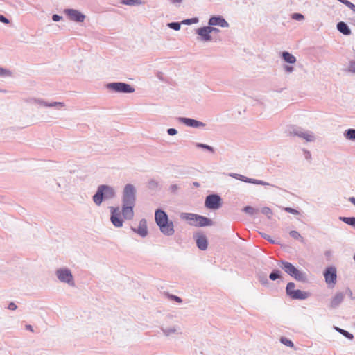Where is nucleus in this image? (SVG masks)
Masks as SVG:
<instances>
[{"mask_svg":"<svg viewBox=\"0 0 355 355\" xmlns=\"http://www.w3.org/2000/svg\"><path fill=\"white\" fill-rule=\"evenodd\" d=\"M136 203V189L132 184H127L122 192L123 217L126 220H131L134 217V207Z\"/></svg>","mask_w":355,"mask_h":355,"instance_id":"f257e3e1","label":"nucleus"},{"mask_svg":"<svg viewBox=\"0 0 355 355\" xmlns=\"http://www.w3.org/2000/svg\"><path fill=\"white\" fill-rule=\"evenodd\" d=\"M155 220L160 232L165 236H172L175 233L174 224L170 220L166 211L157 209L155 211Z\"/></svg>","mask_w":355,"mask_h":355,"instance_id":"f03ea898","label":"nucleus"},{"mask_svg":"<svg viewBox=\"0 0 355 355\" xmlns=\"http://www.w3.org/2000/svg\"><path fill=\"white\" fill-rule=\"evenodd\" d=\"M116 196L114 187L107 184H101L98 187L92 200L96 205L100 206L103 201L114 199Z\"/></svg>","mask_w":355,"mask_h":355,"instance_id":"7ed1b4c3","label":"nucleus"},{"mask_svg":"<svg viewBox=\"0 0 355 355\" xmlns=\"http://www.w3.org/2000/svg\"><path fill=\"white\" fill-rule=\"evenodd\" d=\"M288 135L297 136L305 139L306 141H313L315 136L311 131H304L303 128L297 126H290L287 130Z\"/></svg>","mask_w":355,"mask_h":355,"instance_id":"20e7f679","label":"nucleus"},{"mask_svg":"<svg viewBox=\"0 0 355 355\" xmlns=\"http://www.w3.org/2000/svg\"><path fill=\"white\" fill-rule=\"evenodd\" d=\"M107 89L116 93L130 94L135 92V88L130 85L122 82L110 83L106 85Z\"/></svg>","mask_w":355,"mask_h":355,"instance_id":"39448f33","label":"nucleus"},{"mask_svg":"<svg viewBox=\"0 0 355 355\" xmlns=\"http://www.w3.org/2000/svg\"><path fill=\"white\" fill-rule=\"evenodd\" d=\"M205 205L209 209H218L221 207V198L218 194H209L205 198Z\"/></svg>","mask_w":355,"mask_h":355,"instance_id":"423d86ee","label":"nucleus"},{"mask_svg":"<svg viewBox=\"0 0 355 355\" xmlns=\"http://www.w3.org/2000/svg\"><path fill=\"white\" fill-rule=\"evenodd\" d=\"M63 12L68 17L70 21H75L77 23L83 22L86 18V16L78 10L73 8L64 9Z\"/></svg>","mask_w":355,"mask_h":355,"instance_id":"0eeeda50","label":"nucleus"},{"mask_svg":"<svg viewBox=\"0 0 355 355\" xmlns=\"http://www.w3.org/2000/svg\"><path fill=\"white\" fill-rule=\"evenodd\" d=\"M111 213L110 220L112 225L116 227H121L123 226V220L121 217L122 212L120 211L119 207H110Z\"/></svg>","mask_w":355,"mask_h":355,"instance_id":"6e6552de","label":"nucleus"},{"mask_svg":"<svg viewBox=\"0 0 355 355\" xmlns=\"http://www.w3.org/2000/svg\"><path fill=\"white\" fill-rule=\"evenodd\" d=\"M324 276L328 287L333 288L336 284L337 279L336 268H327L324 272Z\"/></svg>","mask_w":355,"mask_h":355,"instance_id":"1a4fd4ad","label":"nucleus"},{"mask_svg":"<svg viewBox=\"0 0 355 355\" xmlns=\"http://www.w3.org/2000/svg\"><path fill=\"white\" fill-rule=\"evenodd\" d=\"M230 176L234 178L236 180H241L244 182L251 183L254 184L263 185V186H272L275 187V185H272L267 182H264L263 180H259L254 178H248L241 174L238 173H230Z\"/></svg>","mask_w":355,"mask_h":355,"instance_id":"9d476101","label":"nucleus"},{"mask_svg":"<svg viewBox=\"0 0 355 355\" xmlns=\"http://www.w3.org/2000/svg\"><path fill=\"white\" fill-rule=\"evenodd\" d=\"M27 102L31 104L38 105L40 106H44V107H57L59 109L62 108L65 106V104L63 102L48 103L42 98H32L28 99L27 101Z\"/></svg>","mask_w":355,"mask_h":355,"instance_id":"9b49d317","label":"nucleus"},{"mask_svg":"<svg viewBox=\"0 0 355 355\" xmlns=\"http://www.w3.org/2000/svg\"><path fill=\"white\" fill-rule=\"evenodd\" d=\"M347 293H349L350 295H352V291L349 288H347L345 292H336L330 300L329 306L331 308H336L344 300Z\"/></svg>","mask_w":355,"mask_h":355,"instance_id":"f8f14e48","label":"nucleus"},{"mask_svg":"<svg viewBox=\"0 0 355 355\" xmlns=\"http://www.w3.org/2000/svg\"><path fill=\"white\" fill-rule=\"evenodd\" d=\"M178 121L189 127L203 128L205 126L204 123L191 118L178 117Z\"/></svg>","mask_w":355,"mask_h":355,"instance_id":"ddd939ff","label":"nucleus"},{"mask_svg":"<svg viewBox=\"0 0 355 355\" xmlns=\"http://www.w3.org/2000/svg\"><path fill=\"white\" fill-rule=\"evenodd\" d=\"M209 26H203L198 28L196 30V34H198L200 38V40L202 42H210L212 40V37L210 35Z\"/></svg>","mask_w":355,"mask_h":355,"instance_id":"4468645a","label":"nucleus"},{"mask_svg":"<svg viewBox=\"0 0 355 355\" xmlns=\"http://www.w3.org/2000/svg\"><path fill=\"white\" fill-rule=\"evenodd\" d=\"M58 279L71 285H73V277L71 272L67 269L59 270L57 272Z\"/></svg>","mask_w":355,"mask_h":355,"instance_id":"2eb2a0df","label":"nucleus"},{"mask_svg":"<svg viewBox=\"0 0 355 355\" xmlns=\"http://www.w3.org/2000/svg\"><path fill=\"white\" fill-rule=\"evenodd\" d=\"M209 26H218L222 28L229 27V24L222 16H213L208 21Z\"/></svg>","mask_w":355,"mask_h":355,"instance_id":"dca6fc26","label":"nucleus"},{"mask_svg":"<svg viewBox=\"0 0 355 355\" xmlns=\"http://www.w3.org/2000/svg\"><path fill=\"white\" fill-rule=\"evenodd\" d=\"M196 245L201 250H205L207 248L208 242L205 235L202 233H197L194 235Z\"/></svg>","mask_w":355,"mask_h":355,"instance_id":"f3484780","label":"nucleus"},{"mask_svg":"<svg viewBox=\"0 0 355 355\" xmlns=\"http://www.w3.org/2000/svg\"><path fill=\"white\" fill-rule=\"evenodd\" d=\"M213 221L205 216H202L200 215H197L196 223L191 222V225L196 226V227H205L212 225Z\"/></svg>","mask_w":355,"mask_h":355,"instance_id":"a211bd4d","label":"nucleus"},{"mask_svg":"<svg viewBox=\"0 0 355 355\" xmlns=\"http://www.w3.org/2000/svg\"><path fill=\"white\" fill-rule=\"evenodd\" d=\"M286 272L295 277L297 280L304 281L306 275L300 272L297 268H285Z\"/></svg>","mask_w":355,"mask_h":355,"instance_id":"6ab92c4d","label":"nucleus"},{"mask_svg":"<svg viewBox=\"0 0 355 355\" xmlns=\"http://www.w3.org/2000/svg\"><path fill=\"white\" fill-rule=\"evenodd\" d=\"M134 232H137L141 236L145 237L148 234L147 221L143 218L139 221L138 228H132Z\"/></svg>","mask_w":355,"mask_h":355,"instance_id":"aec40b11","label":"nucleus"},{"mask_svg":"<svg viewBox=\"0 0 355 355\" xmlns=\"http://www.w3.org/2000/svg\"><path fill=\"white\" fill-rule=\"evenodd\" d=\"M336 26L338 31L345 35H349L352 33L349 27L345 22L340 21L337 24Z\"/></svg>","mask_w":355,"mask_h":355,"instance_id":"412c9836","label":"nucleus"},{"mask_svg":"<svg viewBox=\"0 0 355 355\" xmlns=\"http://www.w3.org/2000/svg\"><path fill=\"white\" fill-rule=\"evenodd\" d=\"M197 215L198 214H191V213H182L180 214V218L182 220H185L189 221V223L191 225V222L196 223Z\"/></svg>","mask_w":355,"mask_h":355,"instance_id":"4be33fe9","label":"nucleus"},{"mask_svg":"<svg viewBox=\"0 0 355 355\" xmlns=\"http://www.w3.org/2000/svg\"><path fill=\"white\" fill-rule=\"evenodd\" d=\"M282 58L287 63L294 64L296 62L295 57L288 51L282 53Z\"/></svg>","mask_w":355,"mask_h":355,"instance_id":"5701e85b","label":"nucleus"},{"mask_svg":"<svg viewBox=\"0 0 355 355\" xmlns=\"http://www.w3.org/2000/svg\"><path fill=\"white\" fill-rule=\"evenodd\" d=\"M292 296L291 297L293 299H300L304 300L309 297V293L304 291H302L301 290H295L293 293H292Z\"/></svg>","mask_w":355,"mask_h":355,"instance_id":"b1692460","label":"nucleus"},{"mask_svg":"<svg viewBox=\"0 0 355 355\" xmlns=\"http://www.w3.org/2000/svg\"><path fill=\"white\" fill-rule=\"evenodd\" d=\"M339 220L353 227H355V217L340 216Z\"/></svg>","mask_w":355,"mask_h":355,"instance_id":"393cba45","label":"nucleus"},{"mask_svg":"<svg viewBox=\"0 0 355 355\" xmlns=\"http://www.w3.org/2000/svg\"><path fill=\"white\" fill-rule=\"evenodd\" d=\"M345 137L348 140L355 141V129L349 128L345 131Z\"/></svg>","mask_w":355,"mask_h":355,"instance_id":"a878e982","label":"nucleus"},{"mask_svg":"<svg viewBox=\"0 0 355 355\" xmlns=\"http://www.w3.org/2000/svg\"><path fill=\"white\" fill-rule=\"evenodd\" d=\"M195 146H196V147H197L198 148H202V149L206 150L211 153H215L214 148L209 145L196 142V143H195Z\"/></svg>","mask_w":355,"mask_h":355,"instance_id":"bb28decb","label":"nucleus"},{"mask_svg":"<svg viewBox=\"0 0 355 355\" xmlns=\"http://www.w3.org/2000/svg\"><path fill=\"white\" fill-rule=\"evenodd\" d=\"M121 3L128 6H137L142 4L141 0H121Z\"/></svg>","mask_w":355,"mask_h":355,"instance_id":"cd10ccee","label":"nucleus"},{"mask_svg":"<svg viewBox=\"0 0 355 355\" xmlns=\"http://www.w3.org/2000/svg\"><path fill=\"white\" fill-rule=\"evenodd\" d=\"M242 210H243V211H244L245 213H246L250 216H253L258 212V209H257L251 206H246Z\"/></svg>","mask_w":355,"mask_h":355,"instance_id":"c85d7f7f","label":"nucleus"},{"mask_svg":"<svg viewBox=\"0 0 355 355\" xmlns=\"http://www.w3.org/2000/svg\"><path fill=\"white\" fill-rule=\"evenodd\" d=\"M158 187L159 182L154 179L150 180L148 182V187L151 190H156L158 188Z\"/></svg>","mask_w":355,"mask_h":355,"instance_id":"c756f323","label":"nucleus"},{"mask_svg":"<svg viewBox=\"0 0 355 355\" xmlns=\"http://www.w3.org/2000/svg\"><path fill=\"white\" fill-rule=\"evenodd\" d=\"M261 212L266 215L269 219L271 218L272 216L273 215L271 209L268 207H263L261 210Z\"/></svg>","mask_w":355,"mask_h":355,"instance_id":"7c9ffc66","label":"nucleus"},{"mask_svg":"<svg viewBox=\"0 0 355 355\" xmlns=\"http://www.w3.org/2000/svg\"><path fill=\"white\" fill-rule=\"evenodd\" d=\"M289 234L294 239H296V240L300 239L301 241V242H304L303 238L302 237V236L300 235V234L298 232H297L295 230H292L289 232Z\"/></svg>","mask_w":355,"mask_h":355,"instance_id":"2f4dec72","label":"nucleus"},{"mask_svg":"<svg viewBox=\"0 0 355 355\" xmlns=\"http://www.w3.org/2000/svg\"><path fill=\"white\" fill-rule=\"evenodd\" d=\"M198 22V17H193V18H191V19H184L182 21V24H186V25H191V24H196Z\"/></svg>","mask_w":355,"mask_h":355,"instance_id":"473e14b6","label":"nucleus"},{"mask_svg":"<svg viewBox=\"0 0 355 355\" xmlns=\"http://www.w3.org/2000/svg\"><path fill=\"white\" fill-rule=\"evenodd\" d=\"M181 24L179 22H170L167 24L168 27L175 31H179L181 27Z\"/></svg>","mask_w":355,"mask_h":355,"instance_id":"72a5a7b5","label":"nucleus"},{"mask_svg":"<svg viewBox=\"0 0 355 355\" xmlns=\"http://www.w3.org/2000/svg\"><path fill=\"white\" fill-rule=\"evenodd\" d=\"M295 284L293 283H288L287 284V286H286V293L287 294L291 297L292 296V293L294 292V291H295Z\"/></svg>","mask_w":355,"mask_h":355,"instance_id":"f704fd0d","label":"nucleus"},{"mask_svg":"<svg viewBox=\"0 0 355 355\" xmlns=\"http://www.w3.org/2000/svg\"><path fill=\"white\" fill-rule=\"evenodd\" d=\"M11 75H12V72L10 70L0 67V76L1 77L11 76Z\"/></svg>","mask_w":355,"mask_h":355,"instance_id":"c9c22d12","label":"nucleus"},{"mask_svg":"<svg viewBox=\"0 0 355 355\" xmlns=\"http://www.w3.org/2000/svg\"><path fill=\"white\" fill-rule=\"evenodd\" d=\"M336 329L338 332H340V333H341L343 335H344L345 337H347V338H349V339L353 338V335H352V334H350V333L347 332V331L343 330V329H339V328H337V327L336 328Z\"/></svg>","mask_w":355,"mask_h":355,"instance_id":"e433bc0d","label":"nucleus"},{"mask_svg":"<svg viewBox=\"0 0 355 355\" xmlns=\"http://www.w3.org/2000/svg\"><path fill=\"white\" fill-rule=\"evenodd\" d=\"M344 5H345L347 7H348L350 10H352L354 12H355V5L350 2L348 0H345L344 2H343Z\"/></svg>","mask_w":355,"mask_h":355,"instance_id":"4c0bfd02","label":"nucleus"},{"mask_svg":"<svg viewBox=\"0 0 355 355\" xmlns=\"http://www.w3.org/2000/svg\"><path fill=\"white\" fill-rule=\"evenodd\" d=\"M280 341L282 343H283L284 345H285L286 346L293 347V342L286 338H284V337L281 338Z\"/></svg>","mask_w":355,"mask_h":355,"instance_id":"58836bf2","label":"nucleus"},{"mask_svg":"<svg viewBox=\"0 0 355 355\" xmlns=\"http://www.w3.org/2000/svg\"><path fill=\"white\" fill-rule=\"evenodd\" d=\"M284 209L285 211L292 214H294V215H297L300 214V212L297 210H296L293 208H291V207H284Z\"/></svg>","mask_w":355,"mask_h":355,"instance_id":"ea45409f","label":"nucleus"},{"mask_svg":"<svg viewBox=\"0 0 355 355\" xmlns=\"http://www.w3.org/2000/svg\"><path fill=\"white\" fill-rule=\"evenodd\" d=\"M304 15H302L301 13H293L292 15V19L297 20V21L302 20V19H304Z\"/></svg>","mask_w":355,"mask_h":355,"instance_id":"a19ab883","label":"nucleus"},{"mask_svg":"<svg viewBox=\"0 0 355 355\" xmlns=\"http://www.w3.org/2000/svg\"><path fill=\"white\" fill-rule=\"evenodd\" d=\"M167 297L173 300H175V302L178 303H181L182 302V299L176 295H170L168 293L166 294Z\"/></svg>","mask_w":355,"mask_h":355,"instance_id":"79ce46f5","label":"nucleus"},{"mask_svg":"<svg viewBox=\"0 0 355 355\" xmlns=\"http://www.w3.org/2000/svg\"><path fill=\"white\" fill-rule=\"evenodd\" d=\"M348 70L349 72L355 73V60H352L349 62L348 66Z\"/></svg>","mask_w":355,"mask_h":355,"instance_id":"37998d69","label":"nucleus"},{"mask_svg":"<svg viewBox=\"0 0 355 355\" xmlns=\"http://www.w3.org/2000/svg\"><path fill=\"white\" fill-rule=\"evenodd\" d=\"M178 189H179V187L175 184H171L168 189L170 192L172 193H176Z\"/></svg>","mask_w":355,"mask_h":355,"instance_id":"c03bdc74","label":"nucleus"},{"mask_svg":"<svg viewBox=\"0 0 355 355\" xmlns=\"http://www.w3.org/2000/svg\"><path fill=\"white\" fill-rule=\"evenodd\" d=\"M268 261L266 262L265 264L271 265L272 266H276V264H279L278 261L275 260L270 257L268 258Z\"/></svg>","mask_w":355,"mask_h":355,"instance_id":"a18cd8bd","label":"nucleus"},{"mask_svg":"<svg viewBox=\"0 0 355 355\" xmlns=\"http://www.w3.org/2000/svg\"><path fill=\"white\" fill-rule=\"evenodd\" d=\"M261 236L263 238H264L266 240L270 241L271 243H275V241L274 240H272L268 234L262 233Z\"/></svg>","mask_w":355,"mask_h":355,"instance_id":"49530a36","label":"nucleus"},{"mask_svg":"<svg viewBox=\"0 0 355 355\" xmlns=\"http://www.w3.org/2000/svg\"><path fill=\"white\" fill-rule=\"evenodd\" d=\"M284 69L287 73H292L294 71V67L289 65H284Z\"/></svg>","mask_w":355,"mask_h":355,"instance_id":"de8ad7c7","label":"nucleus"},{"mask_svg":"<svg viewBox=\"0 0 355 355\" xmlns=\"http://www.w3.org/2000/svg\"><path fill=\"white\" fill-rule=\"evenodd\" d=\"M167 133L171 136H173L178 133V131L176 129L171 128L167 130Z\"/></svg>","mask_w":355,"mask_h":355,"instance_id":"09e8293b","label":"nucleus"},{"mask_svg":"<svg viewBox=\"0 0 355 355\" xmlns=\"http://www.w3.org/2000/svg\"><path fill=\"white\" fill-rule=\"evenodd\" d=\"M62 19V17L60 15H58L57 14H54L52 15V19L53 21L57 22V21H60Z\"/></svg>","mask_w":355,"mask_h":355,"instance_id":"8fccbe9b","label":"nucleus"},{"mask_svg":"<svg viewBox=\"0 0 355 355\" xmlns=\"http://www.w3.org/2000/svg\"><path fill=\"white\" fill-rule=\"evenodd\" d=\"M0 21L6 24H9L10 21L4 15H0Z\"/></svg>","mask_w":355,"mask_h":355,"instance_id":"3c124183","label":"nucleus"},{"mask_svg":"<svg viewBox=\"0 0 355 355\" xmlns=\"http://www.w3.org/2000/svg\"><path fill=\"white\" fill-rule=\"evenodd\" d=\"M279 277V275L278 272H272L270 275V278L272 279V280H275L277 279V278Z\"/></svg>","mask_w":355,"mask_h":355,"instance_id":"603ef678","label":"nucleus"},{"mask_svg":"<svg viewBox=\"0 0 355 355\" xmlns=\"http://www.w3.org/2000/svg\"><path fill=\"white\" fill-rule=\"evenodd\" d=\"M304 156H305V159H311V153L307 150H304Z\"/></svg>","mask_w":355,"mask_h":355,"instance_id":"864d4df0","label":"nucleus"},{"mask_svg":"<svg viewBox=\"0 0 355 355\" xmlns=\"http://www.w3.org/2000/svg\"><path fill=\"white\" fill-rule=\"evenodd\" d=\"M8 309L10 310H15L17 309V306L15 303L10 302L8 305Z\"/></svg>","mask_w":355,"mask_h":355,"instance_id":"5fc2aeb1","label":"nucleus"},{"mask_svg":"<svg viewBox=\"0 0 355 355\" xmlns=\"http://www.w3.org/2000/svg\"><path fill=\"white\" fill-rule=\"evenodd\" d=\"M210 31V33L212 32L218 33L220 31L217 28L213 27L214 26H209Z\"/></svg>","mask_w":355,"mask_h":355,"instance_id":"6e6d98bb","label":"nucleus"},{"mask_svg":"<svg viewBox=\"0 0 355 355\" xmlns=\"http://www.w3.org/2000/svg\"><path fill=\"white\" fill-rule=\"evenodd\" d=\"M282 263L283 264V266H293V265H292L289 262H283V261H282Z\"/></svg>","mask_w":355,"mask_h":355,"instance_id":"4d7b16f0","label":"nucleus"},{"mask_svg":"<svg viewBox=\"0 0 355 355\" xmlns=\"http://www.w3.org/2000/svg\"><path fill=\"white\" fill-rule=\"evenodd\" d=\"M349 201L352 202L355 206V198L354 197H350L349 198Z\"/></svg>","mask_w":355,"mask_h":355,"instance_id":"13d9d810","label":"nucleus"},{"mask_svg":"<svg viewBox=\"0 0 355 355\" xmlns=\"http://www.w3.org/2000/svg\"><path fill=\"white\" fill-rule=\"evenodd\" d=\"M171 3H181L182 0H170Z\"/></svg>","mask_w":355,"mask_h":355,"instance_id":"bf43d9fd","label":"nucleus"},{"mask_svg":"<svg viewBox=\"0 0 355 355\" xmlns=\"http://www.w3.org/2000/svg\"><path fill=\"white\" fill-rule=\"evenodd\" d=\"M193 185L194 187H200V184H199V182H193Z\"/></svg>","mask_w":355,"mask_h":355,"instance_id":"052dcab7","label":"nucleus"},{"mask_svg":"<svg viewBox=\"0 0 355 355\" xmlns=\"http://www.w3.org/2000/svg\"><path fill=\"white\" fill-rule=\"evenodd\" d=\"M331 251H327V252H325V255H326L327 257H329V256L331 255Z\"/></svg>","mask_w":355,"mask_h":355,"instance_id":"680f3d73","label":"nucleus"},{"mask_svg":"<svg viewBox=\"0 0 355 355\" xmlns=\"http://www.w3.org/2000/svg\"><path fill=\"white\" fill-rule=\"evenodd\" d=\"M26 328H27L28 329H30L31 331H33L32 327H31V326H30V325L26 326Z\"/></svg>","mask_w":355,"mask_h":355,"instance_id":"e2e57ef3","label":"nucleus"},{"mask_svg":"<svg viewBox=\"0 0 355 355\" xmlns=\"http://www.w3.org/2000/svg\"><path fill=\"white\" fill-rule=\"evenodd\" d=\"M338 1H340V3H343L344 2L345 0H338Z\"/></svg>","mask_w":355,"mask_h":355,"instance_id":"0e129e2a","label":"nucleus"},{"mask_svg":"<svg viewBox=\"0 0 355 355\" xmlns=\"http://www.w3.org/2000/svg\"><path fill=\"white\" fill-rule=\"evenodd\" d=\"M354 261H355V254H354Z\"/></svg>","mask_w":355,"mask_h":355,"instance_id":"69168bd1","label":"nucleus"}]
</instances>
